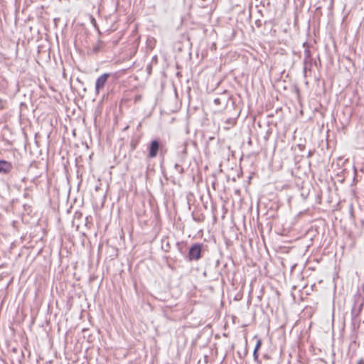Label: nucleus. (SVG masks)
Listing matches in <instances>:
<instances>
[{"mask_svg":"<svg viewBox=\"0 0 364 364\" xmlns=\"http://www.w3.org/2000/svg\"><path fill=\"white\" fill-rule=\"evenodd\" d=\"M354 306L351 310L352 318H356L360 314L364 306V297L358 292L354 296Z\"/></svg>","mask_w":364,"mask_h":364,"instance_id":"nucleus-1","label":"nucleus"},{"mask_svg":"<svg viewBox=\"0 0 364 364\" xmlns=\"http://www.w3.org/2000/svg\"><path fill=\"white\" fill-rule=\"evenodd\" d=\"M116 73H106L98 77L95 82V92L98 94L105 87L109 77H116Z\"/></svg>","mask_w":364,"mask_h":364,"instance_id":"nucleus-2","label":"nucleus"},{"mask_svg":"<svg viewBox=\"0 0 364 364\" xmlns=\"http://www.w3.org/2000/svg\"><path fill=\"white\" fill-rule=\"evenodd\" d=\"M161 149V144L159 139L151 140L147 146L148 149V158L154 159L156 158L159 150Z\"/></svg>","mask_w":364,"mask_h":364,"instance_id":"nucleus-3","label":"nucleus"},{"mask_svg":"<svg viewBox=\"0 0 364 364\" xmlns=\"http://www.w3.org/2000/svg\"><path fill=\"white\" fill-rule=\"evenodd\" d=\"M201 257V245L198 243L193 244L189 249V260H198Z\"/></svg>","mask_w":364,"mask_h":364,"instance_id":"nucleus-4","label":"nucleus"},{"mask_svg":"<svg viewBox=\"0 0 364 364\" xmlns=\"http://www.w3.org/2000/svg\"><path fill=\"white\" fill-rule=\"evenodd\" d=\"M13 164L6 160L0 159V173L7 175L13 170Z\"/></svg>","mask_w":364,"mask_h":364,"instance_id":"nucleus-5","label":"nucleus"},{"mask_svg":"<svg viewBox=\"0 0 364 364\" xmlns=\"http://www.w3.org/2000/svg\"><path fill=\"white\" fill-rule=\"evenodd\" d=\"M236 124V118H228L224 121L223 128L226 130L230 129Z\"/></svg>","mask_w":364,"mask_h":364,"instance_id":"nucleus-6","label":"nucleus"},{"mask_svg":"<svg viewBox=\"0 0 364 364\" xmlns=\"http://www.w3.org/2000/svg\"><path fill=\"white\" fill-rule=\"evenodd\" d=\"M304 55H305V59L304 60V75L305 77H306V72L308 70L307 61L309 59L311 58L310 50L308 49H306L304 51Z\"/></svg>","mask_w":364,"mask_h":364,"instance_id":"nucleus-7","label":"nucleus"},{"mask_svg":"<svg viewBox=\"0 0 364 364\" xmlns=\"http://www.w3.org/2000/svg\"><path fill=\"white\" fill-rule=\"evenodd\" d=\"M174 168L177 172H178L180 174L183 173L184 169L183 167H181L179 164H176L174 166Z\"/></svg>","mask_w":364,"mask_h":364,"instance_id":"nucleus-8","label":"nucleus"},{"mask_svg":"<svg viewBox=\"0 0 364 364\" xmlns=\"http://www.w3.org/2000/svg\"><path fill=\"white\" fill-rule=\"evenodd\" d=\"M253 357L255 362H257L258 364H260V360H259V355L258 351L255 350L253 351Z\"/></svg>","mask_w":364,"mask_h":364,"instance_id":"nucleus-9","label":"nucleus"},{"mask_svg":"<svg viewBox=\"0 0 364 364\" xmlns=\"http://www.w3.org/2000/svg\"><path fill=\"white\" fill-rule=\"evenodd\" d=\"M261 345H262V341H261V340H260V339H259V340L257 341V343H256V346H255V349H254V350H257V351H258V350H259V348H260V347H261Z\"/></svg>","mask_w":364,"mask_h":364,"instance_id":"nucleus-10","label":"nucleus"},{"mask_svg":"<svg viewBox=\"0 0 364 364\" xmlns=\"http://www.w3.org/2000/svg\"><path fill=\"white\" fill-rule=\"evenodd\" d=\"M177 247H178V250L183 254V251H182V244H181L180 242H177Z\"/></svg>","mask_w":364,"mask_h":364,"instance_id":"nucleus-11","label":"nucleus"},{"mask_svg":"<svg viewBox=\"0 0 364 364\" xmlns=\"http://www.w3.org/2000/svg\"><path fill=\"white\" fill-rule=\"evenodd\" d=\"M214 103H215V105H220V104L221 103V102H220V98H218H218H215V99L214 100Z\"/></svg>","mask_w":364,"mask_h":364,"instance_id":"nucleus-12","label":"nucleus"},{"mask_svg":"<svg viewBox=\"0 0 364 364\" xmlns=\"http://www.w3.org/2000/svg\"><path fill=\"white\" fill-rule=\"evenodd\" d=\"M99 50H100V46H96L93 47V51H94L95 53L98 52V51H99Z\"/></svg>","mask_w":364,"mask_h":364,"instance_id":"nucleus-13","label":"nucleus"},{"mask_svg":"<svg viewBox=\"0 0 364 364\" xmlns=\"http://www.w3.org/2000/svg\"><path fill=\"white\" fill-rule=\"evenodd\" d=\"M147 41H148V43H149V44H151V43H152V42H154V38H148V40H147Z\"/></svg>","mask_w":364,"mask_h":364,"instance_id":"nucleus-14","label":"nucleus"},{"mask_svg":"<svg viewBox=\"0 0 364 364\" xmlns=\"http://www.w3.org/2000/svg\"><path fill=\"white\" fill-rule=\"evenodd\" d=\"M357 364H364V360H363V358H360V359L358 361Z\"/></svg>","mask_w":364,"mask_h":364,"instance_id":"nucleus-15","label":"nucleus"},{"mask_svg":"<svg viewBox=\"0 0 364 364\" xmlns=\"http://www.w3.org/2000/svg\"><path fill=\"white\" fill-rule=\"evenodd\" d=\"M184 147H183V154H186V144H184Z\"/></svg>","mask_w":364,"mask_h":364,"instance_id":"nucleus-16","label":"nucleus"},{"mask_svg":"<svg viewBox=\"0 0 364 364\" xmlns=\"http://www.w3.org/2000/svg\"><path fill=\"white\" fill-rule=\"evenodd\" d=\"M193 220L197 221V222H200V220L198 218L193 217Z\"/></svg>","mask_w":364,"mask_h":364,"instance_id":"nucleus-17","label":"nucleus"},{"mask_svg":"<svg viewBox=\"0 0 364 364\" xmlns=\"http://www.w3.org/2000/svg\"><path fill=\"white\" fill-rule=\"evenodd\" d=\"M361 289H362V290H363V291L364 293V282H363V284H362Z\"/></svg>","mask_w":364,"mask_h":364,"instance_id":"nucleus-18","label":"nucleus"}]
</instances>
